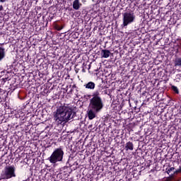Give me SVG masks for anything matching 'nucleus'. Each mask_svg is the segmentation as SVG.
<instances>
[{
    "label": "nucleus",
    "mask_w": 181,
    "mask_h": 181,
    "mask_svg": "<svg viewBox=\"0 0 181 181\" xmlns=\"http://www.w3.org/2000/svg\"><path fill=\"white\" fill-rule=\"evenodd\" d=\"M122 26L125 28V26H128V25H131V23H134L135 22V13L134 11H127L122 13Z\"/></svg>",
    "instance_id": "5"
},
{
    "label": "nucleus",
    "mask_w": 181,
    "mask_h": 181,
    "mask_svg": "<svg viewBox=\"0 0 181 181\" xmlns=\"http://www.w3.org/2000/svg\"><path fill=\"white\" fill-rule=\"evenodd\" d=\"M83 4L80 3V0H74L73 2V8L75 9V11H78L80 8H81Z\"/></svg>",
    "instance_id": "9"
},
{
    "label": "nucleus",
    "mask_w": 181,
    "mask_h": 181,
    "mask_svg": "<svg viewBox=\"0 0 181 181\" xmlns=\"http://www.w3.org/2000/svg\"><path fill=\"white\" fill-rule=\"evenodd\" d=\"M63 158H64V147L59 146L53 151L47 160L52 165H56L57 162H63Z\"/></svg>",
    "instance_id": "3"
},
{
    "label": "nucleus",
    "mask_w": 181,
    "mask_h": 181,
    "mask_svg": "<svg viewBox=\"0 0 181 181\" xmlns=\"http://www.w3.org/2000/svg\"><path fill=\"white\" fill-rule=\"evenodd\" d=\"M170 180H171V181H181V177H175L173 176H171L170 177Z\"/></svg>",
    "instance_id": "16"
},
{
    "label": "nucleus",
    "mask_w": 181,
    "mask_h": 181,
    "mask_svg": "<svg viewBox=\"0 0 181 181\" xmlns=\"http://www.w3.org/2000/svg\"><path fill=\"white\" fill-rule=\"evenodd\" d=\"M165 170L168 175H170L171 172H173V173H175V168L173 167H171L170 168H166Z\"/></svg>",
    "instance_id": "15"
},
{
    "label": "nucleus",
    "mask_w": 181,
    "mask_h": 181,
    "mask_svg": "<svg viewBox=\"0 0 181 181\" xmlns=\"http://www.w3.org/2000/svg\"><path fill=\"white\" fill-rule=\"evenodd\" d=\"M177 53H179V48L176 49V54H177Z\"/></svg>",
    "instance_id": "20"
},
{
    "label": "nucleus",
    "mask_w": 181,
    "mask_h": 181,
    "mask_svg": "<svg viewBox=\"0 0 181 181\" xmlns=\"http://www.w3.org/2000/svg\"><path fill=\"white\" fill-rule=\"evenodd\" d=\"M174 66L175 67H181V58L177 57L174 60Z\"/></svg>",
    "instance_id": "12"
},
{
    "label": "nucleus",
    "mask_w": 181,
    "mask_h": 181,
    "mask_svg": "<svg viewBox=\"0 0 181 181\" xmlns=\"http://www.w3.org/2000/svg\"><path fill=\"white\" fill-rule=\"evenodd\" d=\"M100 56L104 59H108V57L111 56V52L108 49H102Z\"/></svg>",
    "instance_id": "7"
},
{
    "label": "nucleus",
    "mask_w": 181,
    "mask_h": 181,
    "mask_svg": "<svg viewBox=\"0 0 181 181\" xmlns=\"http://www.w3.org/2000/svg\"><path fill=\"white\" fill-rule=\"evenodd\" d=\"M171 90L175 93V94H179V88H177V86H175L173 85L171 86Z\"/></svg>",
    "instance_id": "14"
},
{
    "label": "nucleus",
    "mask_w": 181,
    "mask_h": 181,
    "mask_svg": "<svg viewBox=\"0 0 181 181\" xmlns=\"http://www.w3.org/2000/svg\"><path fill=\"white\" fill-rule=\"evenodd\" d=\"M53 0H49V1H46V0H44V2H45V4H52V1Z\"/></svg>",
    "instance_id": "17"
},
{
    "label": "nucleus",
    "mask_w": 181,
    "mask_h": 181,
    "mask_svg": "<svg viewBox=\"0 0 181 181\" xmlns=\"http://www.w3.org/2000/svg\"><path fill=\"white\" fill-rule=\"evenodd\" d=\"M82 2H86V1L85 0H82Z\"/></svg>",
    "instance_id": "22"
},
{
    "label": "nucleus",
    "mask_w": 181,
    "mask_h": 181,
    "mask_svg": "<svg viewBox=\"0 0 181 181\" xmlns=\"http://www.w3.org/2000/svg\"><path fill=\"white\" fill-rule=\"evenodd\" d=\"M15 170H16L15 165L5 167L0 175V180H8V179H12V177H16Z\"/></svg>",
    "instance_id": "4"
},
{
    "label": "nucleus",
    "mask_w": 181,
    "mask_h": 181,
    "mask_svg": "<svg viewBox=\"0 0 181 181\" xmlns=\"http://www.w3.org/2000/svg\"><path fill=\"white\" fill-rule=\"evenodd\" d=\"M61 172H63L65 175H69L70 173V167L64 166L62 168Z\"/></svg>",
    "instance_id": "13"
},
{
    "label": "nucleus",
    "mask_w": 181,
    "mask_h": 181,
    "mask_svg": "<svg viewBox=\"0 0 181 181\" xmlns=\"http://www.w3.org/2000/svg\"><path fill=\"white\" fill-rule=\"evenodd\" d=\"M126 151H134V143L128 141L125 145Z\"/></svg>",
    "instance_id": "10"
},
{
    "label": "nucleus",
    "mask_w": 181,
    "mask_h": 181,
    "mask_svg": "<svg viewBox=\"0 0 181 181\" xmlns=\"http://www.w3.org/2000/svg\"><path fill=\"white\" fill-rule=\"evenodd\" d=\"M6 52H5V48L0 47V62H2L4 59H5Z\"/></svg>",
    "instance_id": "11"
},
{
    "label": "nucleus",
    "mask_w": 181,
    "mask_h": 181,
    "mask_svg": "<svg viewBox=\"0 0 181 181\" xmlns=\"http://www.w3.org/2000/svg\"><path fill=\"white\" fill-rule=\"evenodd\" d=\"M53 26H54V29L58 31H60L64 28V25H63L62 23L54 22L53 23Z\"/></svg>",
    "instance_id": "8"
},
{
    "label": "nucleus",
    "mask_w": 181,
    "mask_h": 181,
    "mask_svg": "<svg viewBox=\"0 0 181 181\" xmlns=\"http://www.w3.org/2000/svg\"><path fill=\"white\" fill-rule=\"evenodd\" d=\"M83 87H85V88H86V90H94V88H95V83L93 82V81H89L87 83H85L83 85Z\"/></svg>",
    "instance_id": "6"
},
{
    "label": "nucleus",
    "mask_w": 181,
    "mask_h": 181,
    "mask_svg": "<svg viewBox=\"0 0 181 181\" xmlns=\"http://www.w3.org/2000/svg\"><path fill=\"white\" fill-rule=\"evenodd\" d=\"M178 173H181V168L177 170Z\"/></svg>",
    "instance_id": "19"
},
{
    "label": "nucleus",
    "mask_w": 181,
    "mask_h": 181,
    "mask_svg": "<svg viewBox=\"0 0 181 181\" xmlns=\"http://www.w3.org/2000/svg\"><path fill=\"white\" fill-rule=\"evenodd\" d=\"M76 115V112L73 110L69 104H64L59 106L54 113V119L58 125L63 122H68L70 119H73Z\"/></svg>",
    "instance_id": "2"
},
{
    "label": "nucleus",
    "mask_w": 181,
    "mask_h": 181,
    "mask_svg": "<svg viewBox=\"0 0 181 181\" xmlns=\"http://www.w3.org/2000/svg\"><path fill=\"white\" fill-rule=\"evenodd\" d=\"M0 11H4V6L2 5L0 6Z\"/></svg>",
    "instance_id": "18"
},
{
    "label": "nucleus",
    "mask_w": 181,
    "mask_h": 181,
    "mask_svg": "<svg viewBox=\"0 0 181 181\" xmlns=\"http://www.w3.org/2000/svg\"><path fill=\"white\" fill-rule=\"evenodd\" d=\"M104 108V101L101 98V93L99 90H96L92 93V98L89 100V105L88 107V119H94L97 117L98 112H101Z\"/></svg>",
    "instance_id": "1"
},
{
    "label": "nucleus",
    "mask_w": 181,
    "mask_h": 181,
    "mask_svg": "<svg viewBox=\"0 0 181 181\" xmlns=\"http://www.w3.org/2000/svg\"><path fill=\"white\" fill-rule=\"evenodd\" d=\"M6 0H0V2H5Z\"/></svg>",
    "instance_id": "21"
}]
</instances>
